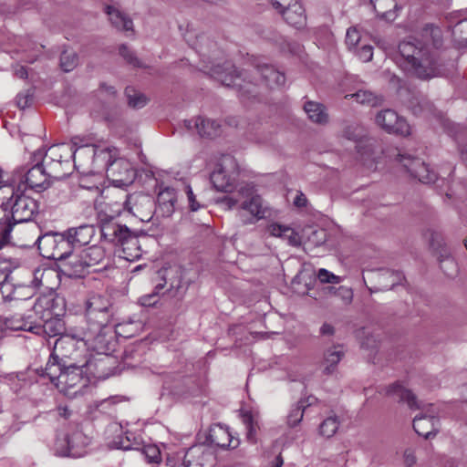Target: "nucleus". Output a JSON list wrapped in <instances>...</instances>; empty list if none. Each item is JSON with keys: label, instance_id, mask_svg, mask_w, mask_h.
Returning <instances> with one entry per match:
<instances>
[{"label": "nucleus", "instance_id": "1", "mask_svg": "<svg viewBox=\"0 0 467 467\" xmlns=\"http://www.w3.org/2000/svg\"><path fill=\"white\" fill-rule=\"evenodd\" d=\"M423 43L416 39L402 41L399 45L398 63L404 70L420 79H430L445 75V70L431 54L430 47L439 48L442 44L441 30L428 25L422 29Z\"/></svg>", "mask_w": 467, "mask_h": 467}, {"label": "nucleus", "instance_id": "2", "mask_svg": "<svg viewBox=\"0 0 467 467\" xmlns=\"http://www.w3.org/2000/svg\"><path fill=\"white\" fill-rule=\"evenodd\" d=\"M70 144H57L48 148L44 153L41 150L34 154V158L41 160V163L48 171L51 177L60 179L69 174L70 160L73 159L77 166L76 159L80 157L93 158L96 154V148L93 145H85L75 148Z\"/></svg>", "mask_w": 467, "mask_h": 467}, {"label": "nucleus", "instance_id": "3", "mask_svg": "<svg viewBox=\"0 0 467 467\" xmlns=\"http://www.w3.org/2000/svg\"><path fill=\"white\" fill-rule=\"evenodd\" d=\"M101 236L104 240L119 247V256L127 261H135L141 257L139 239L126 225L113 222L101 225Z\"/></svg>", "mask_w": 467, "mask_h": 467}, {"label": "nucleus", "instance_id": "4", "mask_svg": "<svg viewBox=\"0 0 467 467\" xmlns=\"http://www.w3.org/2000/svg\"><path fill=\"white\" fill-rule=\"evenodd\" d=\"M20 266V261L16 258H2V274H5V280L2 281V309L9 311L13 307L22 310L26 307V297H23V286H16L13 289V285L9 283L10 275L13 270Z\"/></svg>", "mask_w": 467, "mask_h": 467}, {"label": "nucleus", "instance_id": "5", "mask_svg": "<svg viewBox=\"0 0 467 467\" xmlns=\"http://www.w3.org/2000/svg\"><path fill=\"white\" fill-rule=\"evenodd\" d=\"M40 254L47 259L61 261L73 252L71 244L65 234L49 232L39 235L36 239Z\"/></svg>", "mask_w": 467, "mask_h": 467}, {"label": "nucleus", "instance_id": "6", "mask_svg": "<svg viewBox=\"0 0 467 467\" xmlns=\"http://www.w3.org/2000/svg\"><path fill=\"white\" fill-rule=\"evenodd\" d=\"M83 340L86 346L98 354L109 355L117 346L116 333L109 325L86 327L83 330Z\"/></svg>", "mask_w": 467, "mask_h": 467}, {"label": "nucleus", "instance_id": "7", "mask_svg": "<svg viewBox=\"0 0 467 467\" xmlns=\"http://www.w3.org/2000/svg\"><path fill=\"white\" fill-rule=\"evenodd\" d=\"M239 174V167L232 155H223L210 179L218 192H231Z\"/></svg>", "mask_w": 467, "mask_h": 467}, {"label": "nucleus", "instance_id": "8", "mask_svg": "<svg viewBox=\"0 0 467 467\" xmlns=\"http://www.w3.org/2000/svg\"><path fill=\"white\" fill-rule=\"evenodd\" d=\"M113 317L110 300L101 295H92L86 302L87 327L109 325Z\"/></svg>", "mask_w": 467, "mask_h": 467}, {"label": "nucleus", "instance_id": "9", "mask_svg": "<svg viewBox=\"0 0 467 467\" xmlns=\"http://www.w3.org/2000/svg\"><path fill=\"white\" fill-rule=\"evenodd\" d=\"M86 348L83 335L77 338L75 336L66 334L55 341L53 353L62 361L83 362L86 359L84 356Z\"/></svg>", "mask_w": 467, "mask_h": 467}, {"label": "nucleus", "instance_id": "10", "mask_svg": "<svg viewBox=\"0 0 467 467\" xmlns=\"http://www.w3.org/2000/svg\"><path fill=\"white\" fill-rule=\"evenodd\" d=\"M238 195L242 197L239 208L247 212L252 217L245 223H254L256 221L270 216L269 207L262 197L256 193L253 186L245 185L241 187L238 191Z\"/></svg>", "mask_w": 467, "mask_h": 467}, {"label": "nucleus", "instance_id": "11", "mask_svg": "<svg viewBox=\"0 0 467 467\" xmlns=\"http://www.w3.org/2000/svg\"><path fill=\"white\" fill-rule=\"evenodd\" d=\"M305 278L302 274L297 275L292 281V285L295 291L301 295H309L311 297L316 300L321 299H328L335 297L338 299L343 306H348L352 303L353 300V291L351 288L340 285L338 287H335L332 285L323 286L317 290L316 294H309L310 288L308 285L306 284V289H301L297 287L300 285L301 281Z\"/></svg>", "mask_w": 467, "mask_h": 467}, {"label": "nucleus", "instance_id": "12", "mask_svg": "<svg viewBox=\"0 0 467 467\" xmlns=\"http://www.w3.org/2000/svg\"><path fill=\"white\" fill-rule=\"evenodd\" d=\"M394 161L409 176L422 183H432L438 178L437 173L420 158L399 152L395 155Z\"/></svg>", "mask_w": 467, "mask_h": 467}, {"label": "nucleus", "instance_id": "13", "mask_svg": "<svg viewBox=\"0 0 467 467\" xmlns=\"http://www.w3.org/2000/svg\"><path fill=\"white\" fill-rule=\"evenodd\" d=\"M88 365V360L83 362H70L64 374L61 375L59 383L57 387L67 396L73 398L81 392V389L87 387V379L83 378L82 368Z\"/></svg>", "mask_w": 467, "mask_h": 467}, {"label": "nucleus", "instance_id": "14", "mask_svg": "<svg viewBox=\"0 0 467 467\" xmlns=\"http://www.w3.org/2000/svg\"><path fill=\"white\" fill-rule=\"evenodd\" d=\"M21 223H8L4 231H2V247L5 244H12L20 248H30L36 245L34 232L36 230L35 225L26 227Z\"/></svg>", "mask_w": 467, "mask_h": 467}, {"label": "nucleus", "instance_id": "15", "mask_svg": "<svg viewBox=\"0 0 467 467\" xmlns=\"http://www.w3.org/2000/svg\"><path fill=\"white\" fill-rule=\"evenodd\" d=\"M375 123L389 134L400 136L410 134V127L407 120L390 109L379 111L375 116Z\"/></svg>", "mask_w": 467, "mask_h": 467}, {"label": "nucleus", "instance_id": "16", "mask_svg": "<svg viewBox=\"0 0 467 467\" xmlns=\"http://www.w3.org/2000/svg\"><path fill=\"white\" fill-rule=\"evenodd\" d=\"M124 207L141 222H150L155 214V202L148 194L135 192L127 195Z\"/></svg>", "mask_w": 467, "mask_h": 467}, {"label": "nucleus", "instance_id": "17", "mask_svg": "<svg viewBox=\"0 0 467 467\" xmlns=\"http://www.w3.org/2000/svg\"><path fill=\"white\" fill-rule=\"evenodd\" d=\"M356 150L359 160L368 169H376V163L384 153L380 143L376 139L367 136L356 145Z\"/></svg>", "mask_w": 467, "mask_h": 467}, {"label": "nucleus", "instance_id": "18", "mask_svg": "<svg viewBox=\"0 0 467 467\" xmlns=\"http://www.w3.org/2000/svg\"><path fill=\"white\" fill-rule=\"evenodd\" d=\"M12 219L16 223H25L32 220L37 213V202L25 194H18L11 203Z\"/></svg>", "mask_w": 467, "mask_h": 467}, {"label": "nucleus", "instance_id": "19", "mask_svg": "<svg viewBox=\"0 0 467 467\" xmlns=\"http://www.w3.org/2000/svg\"><path fill=\"white\" fill-rule=\"evenodd\" d=\"M15 172H22L24 183L36 192L46 190L49 186V179L52 178L48 171L40 161H37L26 173L23 169L16 170Z\"/></svg>", "mask_w": 467, "mask_h": 467}, {"label": "nucleus", "instance_id": "20", "mask_svg": "<svg viewBox=\"0 0 467 467\" xmlns=\"http://www.w3.org/2000/svg\"><path fill=\"white\" fill-rule=\"evenodd\" d=\"M88 444L87 438L81 431H75L66 440L57 441L56 451L60 456L80 457Z\"/></svg>", "mask_w": 467, "mask_h": 467}, {"label": "nucleus", "instance_id": "21", "mask_svg": "<svg viewBox=\"0 0 467 467\" xmlns=\"http://www.w3.org/2000/svg\"><path fill=\"white\" fill-rule=\"evenodd\" d=\"M24 184L22 172H15L13 175L2 174V207H11V203L20 192L21 185Z\"/></svg>", "mask_w": 467, "mask_h": 467}, {"label": "nucleus", "instance_id": "22", "mask_svg": "<svg viewBox=\"0 0 467 467\" xmlns=\"http://www.w3.org/2000/svg\"><path fill=\"white\" fill-rule=\"evenodd\" d=\"M211 76L226 87L243 88L242 77L231 62L216 65L210 69Z\"/></svg>", "mask_w": 467, "mask_h": 467}, {"label": "nucleus", "instance_id": "23", "mask_svg": "<svg viewBox=\"0 0 467 467\" xmlns=\"http://www.w3.org/2000/svg\"><path fill=\"white\" fill-rule=\"evenodd\" d=\"M109 175L112 177L117 186H128L133 182L136 171L131 164L124 160L113 161L108 168Z\"/></svg>", "mask_w": 467, "mask_h": 467}, {"label": "nucleus", "instance_id": "24", "mask_svg": "<svg viewBox=\"0 0 467 467\" xmlns=\"http://www.w3.org/2000/svg\"><path fill=\"white\" fill-rule=\"evenodd\" d=\"M184 462L195 463V467H213L215 462L213 451L202 444H197L191 447L185 452Z\"/></svg>", "mask_w": 467, "mask_h": 467}, {"label": "nucleus", "instance_id": "25", "mask_svg": "<svg viewBox=\"0 0 467 467\" xmlns=\"http://www.w3.org/2000/svg\"><path fill=\"white\" fill-rule=\"evenodd\" d=\"M65 234L74 250L76 247L89 244L96 234V230L91 224H82L78 227L68 228L65 231Z\"/></svg>", "mask_w": 467, "mask_h": 467}, {"label": "nucleus", "instance_id": "26", "mask_svg": "<svg viewBox=\"0 0 467 467\" xmlns=\"http://www.w3.org/2000/svg\"><path fill=\"white\" fill-rule=\"evenodd\" d=\"M177 195L173 188L166 187L157 196L155 214L161 217H170L175 210Z\"/></svg>", "mask_w": 467, "mask_h": 467}, {"label": "nucleus", "instance_id": "27", "mask_svg": "<svg viewBox=\"0 0 467 467\" xmlns=\"http://www.w3.org/2000/svg\"><path fill=\"white\" fill-rule=\"evenodd\" d=\"M69 363L70 362L67 361H62V359L52 352L46 367L41 368L40 375L48 378L49 380L57 386V383H59V379H61V375L64 374L68 368Z\"/></svg>", "mask_w": 467, "mask_h": 467}, {"label": "nucleus", "instance_id": "28", "mask_svg": "<svg viewBox=\"0 0 467 467\" xmlns=\"http://www.w3.org/2000/svg\"><path fill=\"white\" fill-rule=\"evenodd\" d=\"M439 420L434 415H420L413 419V429L420 436L429 439L438 431Z\"/></svg>", "mask_w": 467, "mask_h": 467}, {"label": "nucleus", "instance_id": "29", "mask_svg": "<svg viewBox=\"0 0 467 467\" xmlns=\"http://www.w3.org/2000/svg\"><path fill=\"white\" fill-rule=\"evenodd\" d=\"M370 273L379 283V286L377 290L393 289L396 285H400L404 280V275L399 271L381 269L377 272L371 271Z\"/></svg>", "mask_w": 467, "mask_h": 467}, {"label": "nucleus", "instance_id": "30", "mask_svg": "<svg viewBox=\"0 0 467 467\" xmlns=\"http://www.w3.org/2000/svg\"><path fill=\"white\" fill-rule=\"evenodd\" d=\"M35 326L39 327V328H35L34 333L36 334L43 331L49 337L65 335V323L59 317L35 320Z\"/></svg>", "mask_w": 467, "mask_h": 467}, {"label": "nucleus", "instance_id": "31", "mask_svg": "<svg viewBox=\"0 0 467 467\" xmlns=\"http://www.w3.org/2000/svg\"><path fill=\"white\" fill-rule=\"evenodd\" d=\"M192 123L202 137L213 138L221 132V125L213 119L198 117L194 121L185 120V125L189 130L192 129Z\"/></svg>", "mask_w": 467, "mask_h": 467}, {"label": "nucleus", "instance_id": "32", "mask_svg": "<svg viewBox=\"0 0 467 467\" xmlns=\"http://www.w3.org/2000/svg\"><path fill=\"white\" fill-rule=\"evenodd\" d=\"M287 24L295 27H301L305 25L306 16L303 6L296 1L293 2L287 7L279 11Z\"/></svg>", "mask_w": 467, "mask_h": 467}, {"label": "nucleus", "instance_id": "33", "mask_svg": "<svg viewBox=\"0 0 467 467\" xmlns=\"http://www.w3.org/2000/svg\"><path fill=\"white\" fill-rule=\"evenodd\" d=\"M386 395L392 397L398 401L406 402L410 409L420 408L415 395L398 383H394L386 388Z\"/></svg>", "mask_w": 467, "mask_h": 467}, {"label": "nucleus", "instance_id": "34", "mask_svg": "<svg viewBox=\"0 0 467 467\" xmlns=\"http://www.w3.org/2000/svg\"><path fill=\"white\" fill-rule=\"evenodd\" d=\"M2 319H4V326L5 329L10 330H26L33 332L35 331V328H39L38 326H35V320L33 318V316H28L26 319H25L22 317H16L11 315H5L2 316Z\"/></svg>", "mask_w": 467, "mask_h": 467}, {"label": "nucleus", "instance_id": "35", "mask_svg": "<svg viewBox=\"0 0 467 467\" xmlns=\"http://www.w3.org/2000/svg\"><path fill=\"white\" fill-rule=\"evenodd\" d=\"M60 267L68 276H80L83 275L87 265L84 264L82 253L80 255H76L72 253L66 259L60 261Z\"/></svg>", "mask_w": 467, "mask_h": 467}, {"label": "nucleus", "instance_id": "36", "mask_svg": "<svg viewBox=\"0 0 467 467\" xmlns=\"http://www.w3.org/2000/svg\"><path fill=\"white\" fill-rule=\"evenodd\" d=\"M257 71L260 74L263 81H265V84L271 88L281 87L285 82V75L275 68L273 66H259Z\"/></svg>", "mask_w": 467, "mask_h": 467}, {"label": "nucleus", "instance_id": "37", "mask_svg": "<svg viewBox=\"0 0 467 467\" xmlns=\"http://www.w3.org/2000/svg\"><path fill=\"white\" fill-rule=\"evenodd\" d=\"M304 110L312 122L320 125L328 123V114L323 104L309 100L305 103Z\"/></svg>", "mask_w": 467, "mask_h": 467}, {"label": "nucleus", "instance_id": "38", "mask_svg": "<svg viewBox=\"0 0 467 467\" xmlns=\"http://www.w3.org/2000/svg\"><path fill=\"white\" fill-rule=\"evenodd\" d=\"M57 277V272L53 268L37 267L33 272L32 285L35 287H45L53 289L52 280Z\"/></svg>", "mask_w": 467, "mask_h": 467}, {"label": "nucleus", "instance_id": "39", "mask_svg": "<svg viewBox=\"0 0 467 467\" xmlns=\"http://www.w3.org/2000/svg\"><path fill=\"white\" fill-rule=\"evenodd\" d=\"M209 439L213 444L221 448L235 447L232 445L233 439L229 430L221 425H214L210 429Z\"/></svg>", "mask_w": 467, "mask_h": 467}, {"label": "nucleus", "instance_id": "40", "mask_svg": "<svg viewBox=\"0 0 467 467\" xmlns=\"http://www.w3.org/2000/svg\"><path fill=\"white\" fill-rule=\"evenodd\" d=\"M344 354L342 346H333L327 348L324 354L323 372L327 375L333 373Z\"/></svg>", "mask_w": 467, "mask_h": 467}, {"label": "nucleus", "instance_id": "41", "mask_svg": "<svg viewBox=\"0 0 467 467\" xmlns=\"http://www.w3.org/2000/svg\"><path fill=\"white\" fill-rule=\"evenodd\" d=\"M81 253L87 267L103 265L105 261H108L107 253L100 245H92L84 249Z\"/></svg>", "mask_w": 467, "mask_h": 467}, {"label": "nucleus", "instance_id": "42", "mask_svg": "<svg viewBox=\"0 0 467 467\" xmlns=\"http://www.w3.org/2000/svg\"><path fill=\"white\" fill-rule=\"evenodd\" d=\"M106 13L109 16L112 26L119 30L132 31L133 23L130 18L111 5L106 6Z\"/></svg>", "mask_w": 467, "mask_h": 467}, {"label": "nucleus", "instance_id": "43", "mask_svg": "<svg viewBox=\"0 0 467 467\" xmlns=\"http://www.w3.org/2000/svg\"><path fill=\"white\" fill-rule=\"evenodd\" d=\"M52 300V293L39 296L32 306L34 312V320L49 318V306Z\"/></svg>", "mask_w": 467, "mask_h": 467}, {"label": "nucleus", "instance_id": "44", "mask_svg": "<svg viewBox=\"0 0 467 467\" xmlns=\"http://www.w3.org/2000/svg\"><path fill=\"white\" fill-rule=\"evenodd\" d=\"M345 98L355 99L357 102L360 104H366L371 107H376L383 102V98L381 96L375 95L369 90L362 89L353 94H348L346 95Z\"/></svg>", "mask_w": 467, "mask_h": 467}, {"label": "nucleus", "instance_id": "45", "mask_svg": "<svg viewBox=\"0 0 467 467\" xmlns=\"http://www.w3.org/2000/svg\"><path fill=\"white\" fill-rule=\"evenodd\" d=\"M339 137L348 140L354 141L357 145L366 137V134L363 127L352 123L347 124L343 127L339 133Z\"/></svg>", "mask_w": 467, "mask_h": 467}, {"label": "nucleus", "instance_id": "46", "mask_svg": "<svg viewBox=\"0 0 467 467\" xmlns=\"http://www.w3.org/2000/svg\"><path fill=\"white\" fill-rule=\"evenodd\" d=\"M142 327V323L139 320H130L122 322L115 326L114 332L116 336H120L125 338L134 337Z\"/></svg>", "mask_w": 467, "mask_h": 467}, {"label": "nucleus", "instance_id": "47", "mask_svg": "<svg viewBox=\"0 0 467 467\" xmlns=\"http://www.w3.org/2000/svg\"><path fill=\"white\" fill-rule=\"evenodd\" d=\"M339 425V420L336 415L329 416L320 423L319 434L325 438H331L337 433Z\"/></svg>", "mask_w": 467, "mask_h": 467}, {"label": "nucleus", "instance_id": "48", "mask_svg": "<svg viewBox=\"0 0 467 467\" xmlns=\"http://www.w3.org/2000/svg\"><path fill=\"white\" fill-rule=\"evenodd\" d=\"M310 401L300 400L293 407L287 416V423L290 427L296 426L303 419L304 411L306 407L310 406Z\"/></svg>", "mask_w": 467, "mask_h": 467}, {"label": "nucleus", "instance_id": "49", "mask_svg": "<svg viewBox=\"0 0 467 467\" xmlns=\"http://www.w3.org/2000/svg\"><path fill=\"white\" fill-rule=\"evenodd\" d=\"M78 64V57L76 52L72 50H65L60 55V67L63 71L70 72Z\"/></svg>", "mask_w": 467, "mask_h": 467}, {"label": "nucleus", "instance_id": "50", "mask_svg": "<svg viewBox=\"0 0 467 467\" xmlns=\"http://www.w3.org/2000/svg\"><path fill=\"white\" fill-rule=\"evenodd\" d=\"M166 280L155 285L154 291L139 298V303L143 306H154L160 300V293L164 288Z\"/></svg>", "mask_w": 467, "mask_h": 467}, {"label": "nucleus", "instance_id": "51", "mask_svg": "<svg viewBox=\"0 0 467 467\" xmlns=\"http://www.w3.org/2000/svg\"><path fill=\"white\" fill-rule=\"evenodd\" d=\"M243 422L246 428V438L251 443L256 441L257 422L254 420V417L250 412L243 415Z\"/></svg>", "mask_w": 467, "mask_h": 467}, {"label": "nucleus", "instance_id": "52", "mask_svg": "<svg viewBox=\"0 0 467 467\" xmlns=\"http://www.w3.org/2000/svg\"><path fill=\"white\" fill-rule=\"evenodd\" d=\"M370 4L373 5L375 12L381 16H386L388 12L392 8L396 7V3L394 0H369Z\"/></svg>", "mask_w": 467, "mask_h": 467}, {"label": "nucleus", "instance_id": "53", "mask_svg": "<svg viewBox=\"0 0 467 467\" xmlns=\"http://www.w3.org/2000/svg\"><path fill=\"white\" fill-rule=\"evenodd\" d=\"M126 95L128 97L129 105L133 108H142L147 102L146 97L136 92L133 88H127Z\"/></svg>", "mask_w": 467, "mask_h": 467}, {"label": "nucleus", "instance_id": "54", "mask_svg": "<svg viewBox=\"0 0 467 467\" xmlns=\"http://www.w3.org/2000/svg\"><path fill=\"white\" fill-rule=\"evenodd\" d=\"M65 309L63 298L52 293V300L49 306V317H60L64 314Z\"/></svg>", "mask_w": 467, "mask_h": 467}, {"label": "nucleus", "instance_id": "55", "mask_svg": "<svg viewBox=\"0 0 467 467\" xmlns=\"http://www.w3.org/2000/svg\"><path fill=\"white\" fill-rule=\"evenodd\" d=\"M142 453L145 455L148 462L157 463L161 461V451L155 445H147L142 449Z\"/></svg>", "mask_w": 467, "mask_h": 467}, {"label": "nucleus", "instance_id": "56", "mask_svg": "<svg viewBox=\"0 0 467 467\" xmlns=\"http://www.w3.org/2000/svg\"><path fill=\"white\" fill-rule=\"evenodd\" d=\"M317 276L322 284H338L341 281L340 276L334 275L325 268L319 269Z\"/></svg>", "mask_w": 467, "mask_h": 467}, {"label": "nucleus", "instance_id": "57", "mask_svg": "<svg viewBox=\"0 0 467 467\" xmlns=\"http://www.w3.org/2000/svg\"><path fill=\"white\" fill-rule=\"evenodd\" d=\"M132 437H133L132 433L126 432L125 437L119 438V441H114L115 448L121 449V450H124V451L137 449L135 447L137 442H132V441H131Z\"/></svg>", "mask_w": 467, "mask_h": 467}, {"label": "nucleus", "instance_id": "58", "mask_svg": "<svg viewBox=\"0 0 467 467\" xmlns=\"http://www.w3.org/2000/svg\"><path fill=\"white\" fill-rule=\"evenodd\" d=\"M185 452L183 451H176L173 453H169L167 455L166 463L171 467H182V462L185 458Z\"/></svg>", "mask_w": 467, "mask_h": 467}, {"label": "nucleus", "instance_id": "59", "mask_svg": "<svg viewBox=\"0 0 467 467\" xmlns=\"http://www.w3.org/2000/svg\"><path fill=\"white\" fill-rule=\"evenodd\" d=\"M441 268L448 276H453L457 273V265L455 261L447 256L445 259L441 260Z\"/></svg>", "mask_w": 467, "mask_h": 467}, {"label": "nucleus", "instance_id": "60", "mask_svg": "<svg viewBox=\"0 0 467 467\" xmlns=\"http://www.w3.org/2000/svg\"><path fill=\"white\" fill-rule=\"evenodd\" d=\"M119 51L120 56L123 57L124 59L128 63H130L135 67L141 66L139 59L136 57V56L133 54V52L129 49V47L126 45H121L119 47Z\"/></svg>", "mask_w": 467, "mask_h": 467}, {"label": "nucleus", "instance_id": "61", "mask_svg": "<svg viewBox=\"0 0 467 467\" xmlns=\"http://www.w3.org/2000/svg\"><path fill=\"white\" fill-rule=\"evenodd\" d=\"M360 40V35L356 28H349L346 35V44L349 49L356 47Z\"/></svg>", "mask_w": 467, "mask_h": 467}, {"label": "nucleus", "instance_id": "62", "mask_svg": "<svg viewBox=\"0 0 467 467\" xmlns=\"http://www.w3.org/2000/svg\"><path fill=\"white\" fill-rule=\"evenodd\" d=\"M288 229V226L282 225L279 223H271L267 226L266 232L275 237L284 238L285 234V230Z\"/></svg>", "mask_w": 467, "mask_h": 467}, {"label": "nucleus", "instance_id": "63", "mask_svg": "<svg viewBox=\"0 0 467 467\" xmlns=\"http://www.w3.org/2000/svg\"><path fill=\"white\" fill-rule=\"evenodd\" d=\"M168 292L177 298V300H182L185 294V288L182 285V281L180 279L176 280V284L171 283V287Z\"/></svg>", "mask_w": 467, "mask_h": 467}, {"label": "nucleus", "instance_id": "64", "mask_svg": "<svg viewBox=\"0 0 467 467\" xmlns=\"http://www.w3.org/2000/svg\"><path fill=\"white\" fill-rule=\"evenodd\" d=\"M357 55L363 62H368L373 57V47L369 45H364L358 49Z\"/></svg>", "mask_w": 467, "mask_h": 467}]
</instances>
